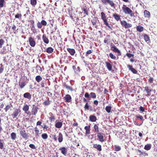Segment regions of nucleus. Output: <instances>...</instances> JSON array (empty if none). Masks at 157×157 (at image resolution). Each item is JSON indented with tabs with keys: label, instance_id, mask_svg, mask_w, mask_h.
<instances>
[{
	"label": "nucleus",
	"instance_id": "obj_1",
	"mask_svg": "<svg viewBox=\"0 0 157 157\" xmlns=\"http://www.w3.org/2000/svg\"><path fill=\"white\" fill-rule=\"evenodd\" d=\"M123 12L125 14H129L131 17L134 16V13L132 10L126 5L124 4L122 7Z\"/></svg>",
	"mask_w": 157,
	"mask_h": 157
},
{
	"label": "nucleus",
	"instance_id": "obj_2",
	"mask_svg": "<svg viewBox=\"0 0 157 157\" xmlns=\"http://www.w3.org/2000/svg\"><path fill=\"white\" fill-rule=\"evenodd\" d=\"M103 5L105 6L109 5L111 7H113L115 6V4L113 1L111 0H101Z\"/></svg>",
	"mask_w": 157,
	"mask_h": 157
},
{
	"label": "nucleus",
	"instance_id": "obj_3",
	"mask_svg": "<svg viewBox=\"0 0 157 157\" xmlns=\"http://www.w3.org/2000/svg\"><path fill=\"white\" fill-rule=\"evenodd\" d=\"M120 23L126 29L130 28L132 27V25L131 24L127 23V22L124 20L121 21Z\"/></svg>",
	"mask_w": 157,
	"mask_h": 157
},
{
	"label": "nucleus",
	"instance_id": "obj_4",
	"mask_svg": "<svg viewBox=\"0 0 157 157\" xmlns=\"http://www.w3.org/2000/svg\"><path fill=\"white\" fill-rule=\"evenodd\" d=\"M20 134L21 136L25 140L27 139L29 137L28 133H27L25 130L20 131Z\"/></svg>",
	"mask_w": 157,
	"mask_h": 157
},
{
	"label": "nucleus",
	"instance_id": "obj_5",
	"mask_svg": "<svg viewBox=\"0 0 157 157\" xmlns=\"http://www.w3.org/2000/svg\"><path fill=\"white\" fill-rule=\"evenodd\" d=\"M21 112V110L20 109H15L11 116L13 118H16L18 115Z\"/></svg>",
	"mask_w": 157,
	"mask_h": 157
},
{
	"label": "nucleus",
	"instance_id": "obj_6",
	"mask_svg": "<svg viewBox=\"0 0 157 157\" xmlns=\"http://www.w3.org/2000/svg\"><path fill=\"white\" fill-rule=\"evenodd\" d=\"M30 45L32 47H34L36 44V41L32 37L29 38L28 41Z\"/></svg>",
	"mask_w": 157,
	"mask_h": 157
},
{
	"label": "nucleus",
	"instance_id": "obj_7",
	"mask_svg": "<svg viewBox=\"0 0 157 157\" xmlns=\"http://www.w3.org/2000/svg\"><path fill=\"white\" fill-rule=\"evenodd\" d=\"M48 114L49 116L48 118L50 122L51 123L54 122L56 119L55 114L52 112H50Z\"/></svg>",
	"mask_w": 157,
	"mask_h": 157
},
{
	"label": "nucleus",
	"instance_id": "obj_8",
	"mask_svg": "<svg viewBox=\"0 0 157 157\" xmlns=\"http://www.w3.org/2000/svg\"><path fill=\"white\" fill-rule=\"evenodd\" d=\"M104 134L101 132H99L97 133V137L99 140L101 142H103L105 141V139H104L103 136Z\"/></svg>",
	"mask_w": 157,
	"mask_h": 157
},
{
	"label": "nucleus",
	"instance_id": "obj_9",
	"mask_svg": "<svg viewBox=\"0 0 157 157\" xmlns=\"http://www.w3.org/2000/svg\"><path fill=\"white\" fill-rule=\"evenodd\" d=\"M33 107L32 109V113L33 115H36L37 113L38 110L39 108L35 106V105H33Z\"/></svg>",
	"mask_w": 157,
	"mask_h": 157
},
{
	"label": "nucleus",
	"instance_id": "obj_10",
	"mask_svg": "<svg viewBox=\"0 0 157 157\" xmlns=\"http://www.w3.org/2000/svg\"><path fill=\"white\" fill-rule=\"evenodd\" d=\"M59 150L61 151V153L63 155L66 156L67 155L68 151L67 148L64 147H61L59 148Z\"/></svg>",
	"mask_w": 157,
	"mask_h": 157
},
{
	"label": "nucleus",
	"instance_id": "obj_11",
	"mask_svg": "<svg viewBox=\"0 0 157 157\" xmlns=\"http://www.w3.org/2000/svg\"><path fill=\"white\" fill-rule=\"evenodd\" d=\"M127 67L129 70H130L132 73L134 74H136L138 71L135 69L132 66L130 65H127Z\"/></svg>",
	"mask_w": 157,
	"mask_h": 157
},
{
	"label": "nucleus",
	"instance_id": "obj_12",
	"mask_svg": "<svg viewBox=\"0 0 157 157\" xmlns=\"http://www.w3.org/2000/svg\"><path fill=\"white\" fill-rule=\"evenodd\" d=\"M143 36L145 41L147 44L150 42V37L148 35L146 34H144L143 35H142L141 36Z\"/></svg>",
	"mask_w": 157,
	"mask_h": 157
},
{
	"label": "nucleus",
	"instance_id": "obj_13",
	"mask_svg": "<svg viewBox=\"0 0 157 157\" xmlns=\"http://www.w3.org/2000/svg\"><path fill=\"white\" fill-rule=\"evenodd\" d=\"M145 91L146 92L147 94L146 95V96L148 97L151 95V92L152 91V89H150V87L148 86H146L145 87Z\"/></svg>",
	"mask_w": 157,
	"mask_h": 157
},
{
	"label": "nucleus",
	"instance_id": "obj_14",
	"mask_svg": "<svg viewBox=\"0 0 157 157\" xmlns=\"http://www.w3.org/2000/svg\"><path fill=\"white\" fill-rule=\"evenodd\" d=\"M111 63L108 62H105L106 67L109 71H111L112 70V65Z\"/></svg>",
	"mask_w": 157,
	"mask_h": 157
},
{
	"label": "nucleus",
	"instance_id": "obj_15",
	"mask_svg": "<svg viewBox=\"0 0 157 157\" xmlns=\"http://www.w3.org/2000/svg\"><path fill=\"white\" fill-rule=\"evenodd\" d=\"M64 100L67 102H70L71 100V97L69 94H67L63 98Z\"/></svg>",
	"mask_w": 157,
	"mask_h": 157
},
{
	"label": "nucleus",
	"instance_id": "obj_16",
	"mask_svg": "<svg viewBox=\"0 0 157 157\" xmlns=\"http://www.w3.org/2000/svg\"><path fill=\"white\" fill-rule=\"evenodd\" d=\"M144 14L145 18L149 19L150 17L151 13L149 11L145 10L144 12Z\"/></svg>",
	"mask_w": 157,
	"mask_h": 157
},
{
	"label": "nucleus",
	"instance_id": "obj_17",
	"mask_svg": "<svg viewBox=\"0 0 157 157\" xmlns=\"http://www.w3.org/2000/svg\"><path fill=\"white\" fill-rule=\"evenodd\" d=\"M110 36L107 35L105 38L104 42L105 44H108L110 42Z\"/></svg>",
	"mask_w": 157,
	"mask_h": 157
},
{
	"label": "nucleus",
	"instance_id": "obj_18",
	"mask_svg": "<svg viewBox=\"0 0 157 157\" xmlns=\"http://www.w3.org/2000/svg\"><path fill=\"white\" fill-rule=\"evenodd\" d=\"M101 19L103 20L104 23L107 22V21L105 14L103 12H101Z\"/></svg>",
	"mask_w": 157,
	"mask_h": 157
},
{
	"label": "nucleus",
	"instance_id": "obj_19",
	"mask_svg": "<svg viewBox=\"0 0 157 157\" xmlns=\"http://www.w3.org/2000/svg\"><path fill=\"white\" fill-rule=\"evenodd\" d=\"M111 48L112 50L114 52H117L118 54H120L121 52L120 50H118V49L117 48L116 46L113 45V46H111Z\"/></svg>",
	"mask_w": 157,
	"mask_h": 157
},
{
	"label": "nucleus",
	"instance_id": "obj_20",
	"mask_svg": "<svg viewBox=\"0 0 157 157\" xmlns=\"http://www.w3.org/2000/svg\"><path fill=\"white\" fill-rule=\"evenodd\" d=\"M93 147L97 149L99 151H101L102 150L101 146L100 144H94L93 145Z\"/></svg>",
	"mask_w": 157,
	"mask_h": 157
},
{
	"label": "nucleus",
	"instance_id": "obj_21",
	"mask_svg": "<svg viewBox=\"0 0 157 157\" xmlns=\"http://www.w3.org/2000/svg\"><path fill=\"white\" fill-rule=\"evenodd\" d=\"M29 106L27 105V104L24 105L22 108L23 110L25 111V113H27L28 114L29 113H27V111L29 110Z\"/></svg>",
	"mask_w": 157,
	"mask_h": 157
},
{
	"label": "nucleus",
	"instance_id": "obj_22",
	"mask_svg": "<svg viewBox=\"0 0 157 157\" xmlns=\"http://www.w3.org/2000/svg\"><path fill=\"white\" fill-rule=\"evenodd\" d=\"M90 126L88 125L85 126L84 128L86 130L85 134L86 135H89L90 132Z\"/></svg>",
	"mask_w": 157,
	"mask_h": 157
},
{
	"label": "nucleus",
	"instance_id": "obj_23",
	"mask_svg": "<svg viewBox=\"0 0 157 157\" xmlns=\"http://www.w3.org/2000/svg\"><path fill=\"white\" fill-rule=\"evenodd\" d=\"M97 120L96 117L94 115H90L89 117V121L92 122H95Z\"/></svg>",
	"mask_w": 157,
	"mask_h": 157
},
{
	"label": "nucleus",
	"instance_id": "obj_24",
	"mask_svg": "<svg viewBox=\"0 0 157 157\" xmlns=\"http://www.w3.org/2000/svg\"><path fill=\"white\" fill-rule=\"evenodd\" d=\"M67 50L71 56H74L75 52V50L74 49L67 48Z\"/></svg>",
	"mask_w": 157,
	"mask_h": 157
},
{
	"label": "nucleus",
	"instance_id": "obj_25",
	"mask_svg": "<svg viewBox=\"0 0 157 157\" xmlns=\"http://www.w3.org/2000/svg\"><path fill=\"white\" fill-rule=\"evenodd\" d=\"M23 97L25 98H27L30 100L32 97L31 94L29 92L25 93L23 95Z\"/></svg>",
	"mask_w": 157,
	"mask_h": 157
},
{
	"label": "nucleus",
	"instance_id": "obj_26",
	"mask_svg": "<svg viewBox=\"0 0 157 157\" xmlns=\"http://www.w3.org/2000/svg\"><path fill=\"white\" fill-rule=\"evenodd\" d=\"M113 16L114 19L117 21H118L120 19L121 16L116 13H114L113 14Z\"/></svg>",
	"mask_w": 157,
	"mask_h": 157
},
{
	"label": "nucleus",
	"instance_id": "obj_27",
	"mask_svg": "<svg viewBox=\"0 0 157 157\" xmlns=\"http://www.w3.org/2000/svg\"><path fill=\"white\" fill-rule=\"evenodd\" d=\"M62 122L58 121L57 122H56V123L55 124V126L56 128H61L62 126Z\"/></svg>",
	"mask_w": 157,
	"mask_h": 157
},
{
	"label": "nucleus",
	"instance_id": "obj_28",
	"mask_svg": "<svg viewBox=\"0 0 157 157\" xmlns=\"http://www.w3.org/2000/svg\"><path fill=\"white\" fill-rule=\"evenodd\" d=\"M58 140L59 143H61L63 140V137L62 134L59 132V134Z\"/></svg>",
	"mask_w": 157,
	"mask_h": 157
},
{
	"label": "nucleus",
	"instance_id": "obj_29",
	"mask_svg": "<svg viewBox=\"0 0 157 157\" xmlns=\"http://www.w3.org/2000/svg\"><path fill=\"white\" fill-rule=\"evenodd\" d=\"M43 40L44 42L46 44H48L49 43V41L48 39L46 37L45 35L44 34L42 36Z\"/></svg>",
	"mask_w": 157,
	"mask_h": 157
},
{
	"label": "nucleus",
	"instance_id": "obj_30",
	"mask_svg": "<svg viewBox=\"0 0 157 157\" xmlns=\"http://www.w3.org/2000/svg\"><path fill=\"white\" fill-rule=\"evenodd\" d=\"M64 87L68 90H69L70 91H72L73 90V88L72 87L70 86L67 84L65 83L63 85Z\"/></svg>",
	"mask_w": 157,
	"mask_h": 157
},
{
	"label": "nucleus",
	"instance_id": "obj_31",
	"mask_svg": "<svg viewBox=\"0 0 157 157\" xmlns=\"http://www.w3.org/2000/svg\"><path fill=\"white\" fill-rule=\"evenodd\" d=\"M36 81L38 83L40 82L42 79V77L40 75H37L36 77Z\"/></svg>",
	"mask_w": 157,
	"mask_h": 157
},
{
	"label": "nucleus",
	"instance_id": "obj_32",
	"mask_svg": "<svg viewBox=\"0 0 157 157\" xmlns=\"http://www.w3.org/2000/svg\"><path fill=\"white\" fill-rule=\"evenodd\" d=\"M136 29L137 31H138V32H142L144 29L143 27L140 25L137 26L136 27Z\"/></svg>",
	"mask_w": 157,
	"mask_h": 157
},
{
	"label": "nucleus",
	"instance_id": "obj_33",
	"mask_svg": "<svg viewBox=\"0 0 157 157\" xmlns=\"http://www.w3.org/2000/svg\"><path fill=\"white\" fill-rule=\"evenodd\" d=\"M53 49L51 47H49L46 50V52L48 53H51L53 51Z\"/></svg>",
	"mask_w": 157,
	"mask_h": 157
},
{
	"label": "nucleus",
	"instance_id": "obj_34",
	"mask_svg": "<svg viewBox=\"0 0 157 157\" xmlns=\"http://www.w3.org/2000/svg\"><path fill=\"white\" fill-rule=\"evenodd\" d=\"M94 131H95V132H97V133L100 132L99 131V128H98V124H95L94 125Z\"/></svg>",
	"mask_w": 157,
	"mask_h": 157
},
{
	"label": "nucleus",
	"instance_id": "obj_35",
	"mask_svg": "<svg viewBox=\"0 0 157 157\" xmlns=\"http://www.w3.org/2000/svg\"><path fill=\"white\" fill-rule=\"evenodd\" d=\"M11 138L13 140H15L16 138V134L15 132H12L11 134Z\"/></svg>",
	"mask_w": 157,
	"mask_h": 157
},
{
	"label": "nucleus",
	"instance_id": "obj_36",
	"mask_svg": "<svg viewBox=\"0 0 157 157\" xmlns=\"http://www.w3.org/2000/svg\"><path fill=\"white\" fill-rule=\"evenodd\" d=\"M26 85V83L25 81H23L21 82H19V86L21 88H23Z\"/></svg>",
	"mask_w": 157,
	"mask_h": 157
},
{
	"label": "nucleus",
	"instance_id": "obj_37",
	"mask_svg": "<svg viewBox=\"0 0 157 157\" xmlns=\"http://www.w3.org/2000/svg\"><path fill=\"white\" fill-rule=\"evenodd\" d=\"M151 147V145L150 144H147L144 147V149L147 150H149Z\"/></svg>",
	"mask_w": 157,
	"mask_h": 157
},
{
	"label": "nucleus",
	"instance_id": "obj_38",
	"mask_svg": "<svg viewBox=\"0 0 157 157\" xmlns=\"http://www.w3.org/2000/svg\"><path fill=\"white\" fill-rule=\"evenodd\" d=\"M112 107L111 106H107L105 108V110L108 113L111 112Z\"/></svg>",
	"mask_w": 157,
	"mask_h": 157
},
{
	"label": "nucleus",
	"instance_id": "obj_39",
	"mask_svg": "<svg viewBox=\"0 0 157 157\" xmlns=\"http://www.w3.org/2000/svg\"><path fill=\"white\" fill-rule=\"evenodd\" d=\"M22 15L21 13H17L15 15V17L16 18L20 20L21 19Z\"/></svg>",
	"mask_w": 157,
	"mask_h": 157
},
{
	"label": "nucleus",
	"instance_id": "obj_40",
	"mask_svg": "<svg viewBox=\"0 0 157 157\" xmlns=\"http://www.w3.org/2000/svg\"><path fill=\"white\" fill-rule=\"evenodd\" d=\"M43 104L45 106H48L50 104V101L49 100V98L47 100L43 102Z\"/></svg>",
	"mask_w": 157,
	"mask_h": 157
},
{
	"label": "nucleus",
	"instance_id": "obj_41",
	"mask_svg": "<svg viewBox=\"0 0 157 157\" xmlns=\"http://www.w3.org/2000/svg\"><path fill=\"white\" fill-rule=\"evenodd\" d=\"M30 4H31L35 6L37 4V0H30Z\"/></svg>",
	"mask_w": 157,
	"mask_h": 157
},
{
	"label": "nucleus",
	"instance_id": "obj_42",
	"mask_svg": "<svg viewBox=\"0 0 157 157\" xmlns=\"http://www.w3.org/2000/svg\"><path fill=\"white\" fill-rule=\"evenodd\" d=\"M48 135L47 133H44L41 135L42 138L44 140H46L48 138Z\"/></svg>",
	"mask_w": 157,
	"mask_h": 157
},
{
	"label": "nucleus",
	"instance_id": "obj_43",
	"mask_svg": "<svg viewBox=\"0 0 157 157\" xmlns=\"http://www.w3.org/2000/svg\"><path fill=\"white\" fill-rule=\"evenodd\" d=\"M5 3V0H0V8H2Z\"/></svg>",
	"mask_w": 157,
	"mask_h": 157
},
{
	"label": "nucleus",
	"instance_id": "obj_44",
	"mask_svg": "<svg viewBox=\"0 0 157 157\" xmlns=\"http://www.w3.org/2000/svg\"><path fill=\"white\" fill-rule=\"evenodd\" d=\"M36 69L37 72H38V71H39L41 72L42 71V69L41 67L39 65H37L36 66Z\"/></svg>",
	"mask_w": 157,
	"mask_h": 157
},
{
	"label": "nucleus",
	"instance_id": "obj_45",
	"mask_svg": "<svg viewBox=\"0 0 157 157\" xmlns=\"http://www.w3.org/2000/svg\"><path fill=\"white\" fill-rule=\"evenodd\" d=\"M46 85V81L43 80L41 82L40 85L41 87H44Z\"/></svg>",
	"mask_w": 157,
	"mask_h": 157
},
{
	"label": "nucleus",
	"instance_id": "obj_46",
	"mask_svg": "<svg viewBox=\"0 0 157 157\" xmlns=\"http://www.w3.org/2000/svg\"><path fill=\"white\" fill-rule=\"evenodd\" d=\"M109 56L111 59L114 60L116 59V56H114L112 53H110L109 54Z\"/></svg>",
	"mask_w": 157,
	"mask_h": 157
},
{
	"label": "nucleus",
	"instance_id": "obj_47",
	"mask_svg": "<svg viewBox=\"0 0 157 157\" xmlns=\"http://www.w3.org/2000/svg\"><path fill=\"white\" fill-rule=\"evenodd\" d=\"M90 98H92L93 99L95 98H96V94L94 92H91L90 93Z\"/></svg>",
	"mask_w": 157,
	"mask_h": 157
},
{
	"label": "nucleus",
	"instance_id": "obj_48",
	"mask_svg": "<svg viewBox=\"0 0 157 157\" xmlns=\"http://www.w3.org/2000/svg\"><path fill=\"white\" fill-rule=\"evenodd\" d=\"M4 43L5 41L3 39H0V48H2V46L4 44Z\"/></svg>",
	"mask_w": 157,
	"mask_h": 157
},
{
	"label": "nucleus",
	"instance_id": "obj_49",
	"mask_svg": "<svg viewBox=\"0 0 157 157\" xmlns=\"http://www.w3.org/2000/svg\"><path fill=\"white\" fill-rule=\"evenodd\" d=\"M121 150V147L119 146H115L114 151H119Z\"/></svg>",
	"mask_w": 157,
	"mask_h": 157
},
{
	"label": "nucleus",
	"instance_id": "obj_50",
	"mask_svg": "<svg viewBox=\"0 0 157 157\" xmlns=\"http://www.w3.org/2000/svg\"><path fill=\"white\" fill-rule=\"evenodd\" d=\"M4 71V67L3 65L2 64H0V74L3 72Z\"/></svg>",
	"mask_w": 157,
	"mask_h": 157
},
{
	"label": "nucleus",
	"instance_id": "obj_51",
	"mask_svg": "<svg viewBox=\"0 0 157 157\" xmlns=\"http://www.w3.org/2000/svg\"><path fill=\"white\" fill-rule=\"evenodd\" d=\"M126 56L129 58L131 57H133L134 56V55L133 54L128 53H127L126 54Z\"/></svg>",
	"mask_w": 157,
	"mask_h": 157
},
{
	"label": "nucleus",
	"instance_id": "obj_52",
	"mask_svg": "<svg viewBox=\"0 0 157 157\" xmlns=\"http://www.w3.org/2000/svg\"><path fill=\"white\" fill-rule=\"evenodd\" d=\"M136 117L137 118H139L141 120H142L143 121L144 120L143 117L139 114L137 115L136 116Z\"/></svg>",
	"mask_w": 157,
	"mask_h": 157
},
{
	"label": "nucleus",
	"instance_id": "obj_53",
	"mask_svg": "<svg viewBox=\"0 0 157 157\" xmlns=\"http://www.w3.org/2000/svg\"><path fill=\"white\" fill-rule=\"evenodd\" d=\"M154 81V78L152 77H150V78L148 79V82H149L151 83H152Z\"/></svg>",
	"mask_w": 157,
	"mask_h": 157
},
{
	"label": "nucleus",
	"instance_id": "obj_54",
	"mask_svg": "<svg viewBox=\"0 0 157 157\" xmlns=\"http://www.w3.org/2000/svg\"><path fill=\"white\" fill-rule=\"evenodd\" d=\"M89 106H90L89 105V104H88V102H87L86 104L85 105V106L84 107V108L86 110H88L89 109Z\"/></svg>",
	"mask_w": 157,
	"mask_h": 157
},
{
	"label": "nucleus",
	"instance_id": "obj_55",
	"mask_svg": "<svg viewBox=\"0 0 157 157\" xmlns=\"http://www.w3.org/2000/svg\"><path fill=\"white\" fill-rule=\"evenodd\" d=\"M37 26L38 28L40 29L42 27V25L41 23H40V22L38 21L37 23Z\"/></svg>",
	"mask_w": 157,
	"mask_h": 157
},
{
	"label": "nucleus",
	"instance_id": "obj_56",
	"mask_svg": "<svg viewBox=\"0 0 157 157\" xmlns=\"http://www.w3.org/2000/svg\"><path fill=\"white\" fill-rule=\"evenodd\" d=\"M139 109L141 113H143L145 111V109L142 106H140Z\"/></svg>",
	"mask_w": 157,
	"mask_h": 157
},
{
	"label": "nucleus",
	"instance_id": "obj_57",
	"mask_svg": "<svg viewBox=\"0 0 157 157\" xmlns=\"http://www.w3.org/2000/svg\"><path fill=\"white\" fill-rule=\"evenodd\" d=\"M83 10L84 12V13L85 14V15H88V11L85 8H83Z\"/></svg>",
	"mask_w": 157,
	"mask_h": 157
},
{
	"label": "nucleus",
	"instance_id": "obj_58",
	"mask_svg": "<svg viewBox=\"0 0 157 157\" xmlns=\"http://www.w3.org/2000/svg\"><path fill=\"white\" fill-rule=\"evenodd\" d=\"M10 105H7L5 108L4 109L5 111L6 112H7L8 110L10 108Z\"/></svg>",
	"mask_w": 157,
	"mask_h": 157
},
{
	"label": "nucleus",
	"instance_id": "obj_59",
	"mask_svg": "<svg viewBox=\"0 0 157 157\" xmlns=\"http://www.w3.org/2000/svg\"><path fill=\"white\" fill-rule=\"evenodd\" d=\"M75 73L76 74H78L80 72V68L79 67H78L77 69L75 70Z\"/></svg>",
	"mask_w": 157,
	"mask_h": 157
},
{
	"label": "nucleus",
	"instance_id": "obj_60",
	"mask_svg": "<svg viewBox=\"0 0 157 157\" xmlns=\"http://www.w3.org/2000/svg\"><path fill=\"white\" fill-rule=\"evenodd\" d=\"M41 23L42 25L44 26H46L47 24V22L45 20H42L41 21Z\"/></svg>",
	"mask_w": 157,
	"mask_h": 157
},
{
	"label": "nucleus",
	"instance_id": "obj_61",
	"mask_svg": "<svg viewBox=\"0 0 157 157\" xmlns=\"http://www.w3.org/2000/svg\"><path fill=\"white\" fill-rule=\"evenodd\" d=\"M29 147L33 149H36V148L35 145L33 144H30L29 145Z\"/></svg>",
	"mask_w": 157,
	"mask_h": 157
},
{
	"label": "nucleus",
	"instance_id": "obj_62",
	"mask_svg": "<svg viewBox=\"0 0 157 157\" xmlns=\"http://www.w3.org/2000/svg\"><path fill=\"white\" fill-rule=\"evenodd\" d=\"M52 138L55 141H57V138L56 137V134H54V135H52Z\"/></svg>",
	"mask_w": 157,
	"mask_h": 157
},
{
	"label": "nucleus",
	"instance_id": "obj_63",
	"mask_svg": "<svg viewBox=\"0 0 157 157\" xmlns=\"http://www.w3.org/2000/svg\"><path fill=\"white\" fill-rule=\"evenodd\" d=\"M92 53V51L91 50H89L87 51L86 52V56H87L88 55H89Z\"/></svg>",
	"mask_w": 157,
	"mask_h": 157
},
{
	"label": "nucleus",
	"instance_id": "obj_64",
	"mask_svg": "<svg viewBox=\"0 0 157 157\" xmlns=\"http://www.w3.org/2000/svg\"><path fill=\"white\" fill-rule=\"evenodd\" d=\"M12 29L14 31H17L18 30L17 29V27L15 25H13V26L12 27Z\"/></svg>",
	"mask_w": 157,
	"mask_h": 157
}]
</instances>
